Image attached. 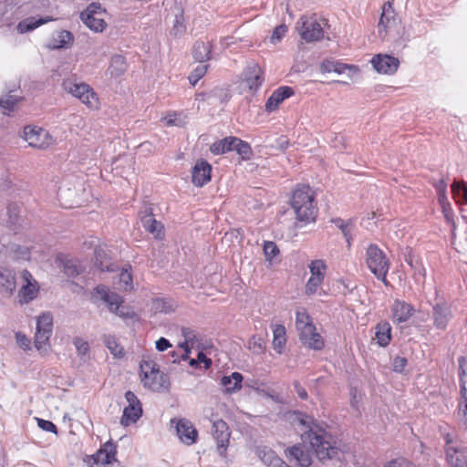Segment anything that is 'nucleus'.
Masks as SVG:
<instances>
[{
  "instance_id": "f257e3e1",
  "label": "nucleus",
  "mask_w": 467,
  "mask_h": 467,
  "mask_svg": "<svg viewBox=\"0 0 467 467\" xmlns=\"http://www.w3.org/2000/svg\"><path fill=\"white\" fill-rule=\"evenodd\" d=\"M297 420L303 427L302 441L309 442L319 461L340 459L341 451L336 441L313 417L300 413Z\"/></svg>"
},
{
  "instance_id": "f03ea898",
  "label": "nucleus",
  "mask_w": 467,
  "mask_h": 467,
  "mask_svg": "<svg viewBox=\"0 0 467 467\" xmlns=\"http://www.w3.org/2000/svg\"><path fill=\"white\" fill-rule=\"evenodd\" d=\"M378 35L382 41L390 42L395 47L403 48L410 40V35L400 23L392 4L384 3L378 24Z\"/></svg>"
},
{
  "instance_id": "7ed1b4c3",
  "label": "nucleus",
  "mask_w": 467,
  "mask_h": 467,
  "mask_svg": "<svg viewBox=\"0 0 467 467\" xmlns=\"http://www.w3.org/2000/svg\"><path fill=\"white\" fill-rule=\"evenodd\" d=\"M91 300L96 303L103 301L109 312L115 314L125 322L139 321V316L130 306L124 304V298L115 292H111L109 288L104 285H97L92 294Z\"/></svg>"
},
{
  "instance_id": "20e7f679",
  "label": "nucleus",
  "mask_w": 467,
  "mask_h": 467,
  "mask_svg": "<svg viewBox=\"0 0 467 467\" xmlns=\"http://www.w3.org/2000/svg\"><path fill=\"white\" fill-rule=\"evenodd\" d=\"M291 205L300 222H313L317 216L315 192L308 185L298 186L293 192Z\"/></svg>"
},
{
  "instance_id": "39448f33",
  "label": "nucleus",
  "mask_w": 467,
  "mask_h": 467,
  "mask_svg": "<svg viewBox=\"0 0 467 467\" xmlns=\"http://www.w3.org/2000/svg\"><path fill=\"white\" fill-rule=\"evenodd\" d=\"M140 377L142 385L153 391H160L168 386L165 375L151 359H142L140 362Z\"/></svg>"
},
{
  "instance_id": "423d86ee",
  "label": "nucleus",
  "mask_w": 467,
  "mask_h": 467,
  "mask_svg": "<svg viewBox=\"0 0 467 467\" xmlns=\"http://www.w3.org/2000/svg\"><path fill=\"white\" fill-rule=\"evenodd\" d=\"M366 255V262L368 269L379 280H381L385 285H387L386 275L389 268V263L383 251L377 245L370 244L367 249Z\"/></svg>"
},
{
  "instance_id": "0eeeda50",
  "label": "nucleus",
  "mask_w": 467,
  "mask_h": 467,
  "mask_svg": "<svg viewBox=\"0 0 467 467\" xmlns=\"http://www.w3.org/2000/svg\"><path fill=\"white\" fill-rule=\"evenodd\" d=\"M63 88L78 99L83 104L89 109H98L99 98L93 88L86 83L73 82L69 79L64 80Z\"/></svg>"
},
{
  "instance_id": "6e6552de",
  "label": "nucleus",
  "mask_w": 467,
  "mask_h": 467,
  "mask_svg": "<svg viewBox=\"0 0 467 467\" xmlns=\"http://www.w3.org/2000/svg\"><path fill=\"white\" fill-rule=\"evenodd\" d=\"M460 378V400L458 403L457 419L461 426L467 431V359L461 356L458 358Z\"/></svg>"
},
{
  "instance_id": "1a4fd4ad",
  "label": "nucleus",
  "mask_w": 467,
  "mask_h": 467,
  "mask_svg": "<svg viewBox=\"0 0 467 467\" xmlns=\"http://www.w3.org/2000/svg\"><path fill=\"white\" fill-rule=\"evenodd\" d=\"M53 329V317L49 313H44L36 319V332L35 335V347L37 350H46Z\"/></svg>"
},
{
  "instance_id": "9d476101",
  "label": "nucleus",
  "mask_w": 467,
  "mask_h": 467,
  "mask_svg": "<svg viewBox=\"0 0 467 467\" xmlns=\"http://www.w3.org/2000/svg\"><path fill=\"white\" fill-rule=\"evenodd\" d=\"M22 138L28 143L27 146H51L56 142L47 130L36 125H26Z\"/></svg>"
},
{
  "instance_id": "9b49d317",
  "label": "nucleus",
  "mask_w": 467,
  "mask_h": 467,
  "mask_svg": "<svg viewBox=\"0 0 467 467\" xmlns=\"http://www.w3.org/2000/svg\"><path fill=\"white\" fill-rule=\"evenodd\" d=\"M300 36L306 42L320 41L324 37L321 24L316 19L302 16L296 23Z\"/></svg>"
},
{
  "instance_id": "f8f14e48",
  "label": "nucleus",
  "mask_w": 467,
  "mask_h": 467,
  "mask_svg": "<svg viewBox=\"0 0 467 467\" xmlns=\"http://www.w3.org/2000/svg\"><path fill=\"white\" fill-rule=\"evenodd\" d=\"M446 458L452 467H467V448L458 442H453L450 434L445 437Z\"/></svg>"
},
{
  "instance_id": "ddd939ff",
  "label": "nucleus",
  "mask_w": 467,
  "mask_h": 467,
  "mask_svg": "<svg viewBox=\"0 0 467 467\" xmlns=\"http://www.w3.org/2000/svg\"><path fill=\"white\" fill-rule=\"evenodd\" d=\"M125 399L129 405L123 410L120 424L127 427L131 423H135L141 417L142 409L140 400L132 391H127Z\"/></svg>"
},
{
  "instance_id": "4468645a",
  "label": "nucleus",
  "mask_w": 467,
  "mask_h": 467,
  "mask_svg": "<svg viewBox=\"0 0 467 467\" xmlns=\"http://www.w3.org/2000/svg\"><path fill=\"white\" fill-rule=\"evenodd\" d=\"M453 315L451 305L440 300L432 305L431 319L433 326L440 330H445Z\"/></svg>"
},
{
  "instance_id": "2eb2a0df",
  "label": "nucleus",
  "mask_w": 467,
  "mask_h": 467,
  "mask_svg": "<svg viewBox=\"0 0 467 467\" xmlns=\"http://www.w3.org/2000/svg\"><path fill=\"white\" fill-rule=\"evenodd\" d=\"M370 63L378 73L384 75H393L400 67L399 58L388 54L373 56Z\"/></svg>"
},
{
  "instance_id": "dca6fc26",
  "label": "nucleus",
  "mask_w": 467,
  "mask_h": 467,
  "mask_svg": "<svg viewBox=\"0 0 467 467\" xmlns=\"http://www.w3.org/2000/svg\"><path fill=\"white\" fill-rule=\"evenodd\" d=\"M171 424L175 425L176 433L180 441L186 444L192 445L196 442L198 432L192 423L187 419H171Z\"/></svg>"
},
{
  "instance_id": "f3484780",
  "label": "nucleus",
  "mask_w": 467,
  "mask_h": 467,
  "mask_svg": "<svg viewBox=\"0 0 467 467\" xmlns=\"http://www.w3.org/2000/svg\"><path fill=\"white\" fill-rule=\"evenodd\" d=\"M192 182L196 187H202L212 179V165L203 159H198L192 168Z\"/></svg>"
},
{
  "instance_id": "a211bd4d",
  "label": "nucleus",
  "mask_w": 467,
  "mask_h": 467,
  "mask_svg": "<svg viewBox=\"0 0 467 467\" xmlns=\"http://www.w3.org/2000/svg\"><path fill=\"white\" fill-rule=\"evenodd\" d=\"M21 276L26 284L19 290L18 297L21 304H26L37 296L39 287L29 271L24 270Z\"/></svg>"
},
{
  "instance_id": "6ab92c4d",
  "label": "nucleus",
  "mask_w": 467,
  "mask_h": 467,
  "mask_svg": "<svg viewBox=\"0 0 467 467\" xmlns=\"http://www.w3.org/2000/svg\"><path fill=\"white\" fill-rule=\"evenodd\" d=\"M213 435L217 442V452L223 458L226 456L227 447L229 445L230 431L226 422L218 420L213 423Z\"/></svg>"
},
{
  "instance_id": "aec40b11",
  "label": "nucleus",
  "mask_w": 467,
  "mask_h": 467,
  "mask_svg": "<svg viewBox=\"0 0 467 467\" xmlns=\"http://www.w3.org/2000/svg\"><path fill=\"white\" fill-rule=\"evenodd\" d=\"M99 9V4H91L86 11L80 15L83 23L94 32H102L106 26V23L102 17L99 16L95 9Z\"/></svg>"
},
{
  "instance_id": "412c9836",
  "label": "nucleus",
  "mask_w": 467,
  "mask_h": 467,
  "mask_svg": "<svg viewBox=\"0 0 467 467\" xmlns=\"http://www.w3.org/2000/svg\"><path fill=\"white\" fill-rule=\"evenodd\" d=\"M244 81L252 93L257 92L265 81L263 71L258 64L248 65L244 72Z\"/></svg>"
},
{
  "instance_id": "4be33fe9",
  "label": "nucleus",
  "mask_w": 467,
  "mask_h": 467,
  "mask_svg": "<svg viewBox=\"0 0 467 467\" xmlns=\"http://www.w3.org/2000/svg\"><path fill=\"white\" fill-rule=\"evenodd\" d=\"M74 40V36L70 31L58 30L52 34L46 47L50 50L67 49L73 46Z\"/></svg>"
},
{
  "instance_id": "5701e85b",
  "label": "nucleus",
  "mask_w": 467,
  "mask_h": 467,
  "mask_svg": "<svg viewBox=\"0 0 467 467\" xmlns=\"http://www.w3.org/2000/svg\"><path fill=\"white\" fill-rule=\"evenodd\" d=\"M391 318L394 323L401 324L407 322L414 314V307L403 301L396 299L391 307Z\"/></svg>"
},
{
  "instance_id": "b1692460",
  "label": "nucleus",
  "mask_w": 467,
  "mask_h": 467,
  "mask_svg": "<svg viewBox=\"0 0 467 467\" xmlns=\"http://www.w3.org/2000/svg\"><path fill=\"white\" fill-rule=\"evenodd\" d=\"M294 89L288 86H282L276 88L265 102V110L273 112L276 110L280 104L285 99L294 95Z\"/></svg>"
},
{
  "instance_id": "393cba45",
  "label": "nucleus",
  "mask_w": 467,
  "mask_h": 467,
  "mask_svg": "<svg viewBox=\"0 0 467 467\" xmlns=\"http://www.w3.org/2000/svg\"><path fill=\"white\" fill-rule=\"evenodd\" d=\"M93 460L96 463L102 465L110 464L117 461L116 445L111 441H107L94 455Z\"/></svg>"
},
{
  "instance_id": "a878e982",
  "label": "nucleus",
  "mask_w": 467,
  "mask_h": 467,
  "mask_svg": "<svg viewBox=\"0 0 467 467\" xmlns=\"http://www.w3.org/2000/svg\"><path fill=\"white\" fill-rule=\"evenodd\" d=\"M290 461H295L299 467H308L312 463L311 455L305 451L300 445L288 448L285 451Z\"/></svg>"
},
{
  "instance_id": "bb28decb",
  "label": "nucleus",
  "mask_w": 467,
  "mask_h": 467,
  "mask_svg": "<svg viewBox=\"0 0 467 467\" xmlns=\"http://www.w3.org/2000/svg\"><path fill=\"white\" fill-rule=\"evenodd\" d=\"M256 453L268 467H283L285 464V462L268 447H257Z\"/></svg>"
},
{
  "instance_id": "cd10ccee",
  "label": "nucleus",
  "mask_w": 467,
  "mask_h": 467,
  "mask_svg": "<svg viewBox=\"0 0 467 467\" xmlns=\"http://www.w3.org/2000/svg\"><path fill=\"white\" fill-rule=\"evenodd\" d=\"M213 44L210 41L198 40L192 48L193 58L201 63L206 62L213 58L212 56Z\"/></svg>"
},
{
  "instance_id": "c85d7f7f",
  "label": "nucleus",
  "mask_w": 467,
  "mask_h": 467,
  "mask_svg": "<svg viewBox=\"0 0 467 467\" xmlns=\"http://www.w3.org/2000/svg\"><path fill=\"white\" fill-rule=\"evenodd\" d=\"M50 21H53V18L51 16L39 17V18L30 16V17L21 20L17 24L16 29H17L18 33L25 34L27 32H31V31L36 29L37 27L41 26L42 25H45Z\"/></svg>"
},
{
  "instance_id": "c756f323",
  "label": "nucleus",
  "mask_w": 467,
  "mask_h": 467,
  "mask_svg": "<svg viewBox=\"0 0 467 467\" xmlns=\"http://www.w3.org/2000/svg\"><path fill=\"white\" fill-rule=\"evenodd\" d=\"M299 339L303 345L314 350H321L325 346L324 340L321 335L317 332L315 326L309 333L300 335Z\"/></svg>"
},
{
  "instance_id": "7c9ffc66",
  "label": "nucleus",
  "mask_w": 467,
  "mask_h": 467,
  "mask_svg": "<svg viewBox=\"0 0 467 467\" xmlns=\"http://www.w3.org/2000/svg\"><path fill=\"white\" fill-rule=\"evenodd\" d=\"M320 69L322 72H335L337 74H343L346 70H349L350 72L356 73L358 71V67L354 65H348L345 63H341L338 61H334L330 59H325L320 66Z\"/></svg>"
},
{
  "instance_id": "2f4dec72",
  "label": "nucleus",
  "mask_w": 467,
  "mask_h": 467,
  "mask_svg": "<svg viewBox=\"0 0 467 467\" xmlns=\"http://www.w3.org/2000/svg\"><path fill=\"white\" fill-rule=\"evenodd\" d=\"M127 69L128 64L126 58L121 55H114L110 58L107 73H109L111 78H117L122 76Z\"/></svg>"
},
{
  "instance_id": "473e14b6",
  "label": "nucleus",
  "mask_w": 467,
  "mask_h": 467,
  "mask_svg": "<svg viewBox=\"0 0 467 467\" xmlns=\"http://www.w3.org/2000/svg\"><path fill=\"white\" fill-rule=\"evenodd\" d=\"M141 223L145 231L154 235L155 238L161 239L163 236V225L161 222L153 218L151 213L145 214L141 217Z\"/></svg>"
},
{
  "instance_id": "72a5a7b5",
  "label": "nucleus",
  "mask_w": 467,
  "mask_h": 467,
  "mask_svg": "<svg viewBox=\"0 0 467 467\" xmlns=\"http://www.w3.org/2000/svg\"><path fill=\"white\" fill-rule=\"evenodd\" d=\"M314 326L305 308L297 309L296 313V327L298 331V335L309 333Z\"/></svg>"
},
{
  "instance_id": "f704fd0d",
  "label": "nucleus",
  "mask_w": 467,
  "mask_h": 467,
  "mask_svg": "<svg viewBox=\"0 0 467 467\" xmlns=\"http://www.w3.org/2000/svg\"><path fill=\"white\" fill-rule=\"evenodd\" d=\"M243 376L239 372H233L230 376H223L221 379L222 386L228 393H234L241 389Z\"/></svg>"
},
{
  "instance_id": "c9c22d12",
  "label": "nucleus",
  "mask_w": 467,
  "mask_h": 467,
  "mask_svg": "<svg viewBox=\"0 0 467 467\" xmlns=\"http://www.w3.org/2000/svg\"><path fill=\"white\" fill-rule=\"evenodd\" d=\"M182 334L184 337V341L180 344V347L183 348L185 352L182 358L186 359L188 358L191 348H194V346L198 343V338L195 331L188 327H183L182 329Z\"/></svg>"
},
{
  "instance_id": "e433bc0d",
  "label": "nucleus",
  "mask_w": 467,
  "mask_h": 467,
  "mask_svg": "<svg viewBox=\"0 0 467 467\" xmlns=\"http://www.w3.org/2000/svg\"><path fill=\"white\" fill-rule=\"evenodd\" d=\"M177 304L171 298H155L151 308L155 313L170 314L175 311Z\"/></svg>"
},
{
  "instance_id": "4c0bfd02",
  "label": "nucleus",
  "mask_w": 467,
  "mask_h": 467,
  "mask_svg": "<svg viewBox=\"0 0 467 467\" xmlns=\"http://www.w3.org/2000/svg\"><path fill=\"white\" fill-rule=\"evenodd\" d=\"M376 338L380 347H387L391 340V327L389 322H380L376 326Z\"/></svg>"
},
{
  "instance_id": "58836bf2",
  "label": "nucleus",
  "mask_w": 467,
  "mask_h": 467,
  "mask_svg": "<svg viewBox=\"0 0 467 467\" xmlns=\"http://www.w3.org/2000/svg\"><path fill=\"white\" fill-rule=\"evenodd\" d=\"M273 348L278 353H283L286 344V330L283 325H275L273 329Z\"/></svg>"
},
{
  "instance_id": "ea45409f",
  "label": "nucleus",
  "mask_w": 467,
  "mask_h": 467,
  "mask_svg": "<svg viewBox=\"0 0 467 467\" xmlns=\"http://www.w3.org/2000/svg\"><path fill=\"white\" fill-rule=\"evenodd\" d=\"M102 341L110 353L117 358H123L124 348L119 345L115 336L108 334L102 337Z\"/></svg>"
},
{
  "instance_id": "a19ab883",
  "label": "nucleus",
  "mask_w": 467,
  "mask_h": 467,
  "mask_svg": "<svg viewBox=\"0 0 467 467\" xmlns=\"http://www.w3.org/2000/svg\"><path fill=\"white\" fill-rule=\"evenodd\" d=\"M161 122L167 127H184L187 124V116L183 112H170L161 119Z\"/></svg>"
},
{
  "instance_id": "79ce46f5",
  "label": "nucleus",
  "mask_w": 467,
  "mask_h": 467,
  "mask_svg": "<svg viewBox=\"0 0 467 467\" xmlns=\"http://www.w3.org/2000/svg\"><path fill=\"white\" fill-rule=\"evenodd\" d=\"M451 193L457 202L467 204V183L454 181L451 184Z\"/></svg>"
},
{
  "instance_id": "37998d69",
  "label": "nucleus",
  "mask_w": 467,
  "mask_h": 467,
  "mask_svg": "<svg viewBox=\"0 0 467 467\" xmlns=\"http://www.w3.org/2000/svg\"><path fill=\"white\" fill-rule=\"evenodd\" d=\"M308 268L311 274L310 276L324 280L327 270V265L323 260L317 259L311 261V263L308 265Z\"/></svg>"
},
{
  "instance_id": "c03bdc74",
  "label": "nucleus",
  "mask_w": 467,
  "mask_h": 467,
  "mask_svg": "<svg viewBox=\"0 0 467 467\" xmlns=\"http://www.w3.org/2000/svg\"><path fill=\"white\" fill-rule=\"evenodd\" d=\"M211 146H249V143L240 138L228 136L223 139H213Z\"/></svg>"
},
{
  "instance_id": "a18cd8bd",
  "label": "nucleus",
  "mask_w": 467,
  "mask_h": 467,
  "mask_svg": "<svg viewBox=\"0 0 467 467\" xmlns=\"http://www.w3.org/2000/svg\"><path fill=\"white\" fill-rule=\"evenodd\" d=\"M235 150L243 160H248L252 155V148H211L214 155L225 154Z\"/></svg>"
},
{
  "instance_id": "49530a36",
  "label": "nucleus",
  "mask_w": 467,
  "mask_h": 467,
  "mask_svg": "<svg viewBox=\"0 0 467 467\" xmlns=\"http://www.w3.org/2000/svg\"><path fill=\"white\" fill-rule=\"evenodd\" d=\"M63 271L67 276L76 277L81 273L82 269L76 260L67 258L63 261Z\"/></svg>"
},
{
  "instance_id": "de8ad7c7",
  "label": "nucleus",
  "mask_w": 467,
  "mask_h": 467,
  "mask_svg": "<svg viewBox=\"0 0 467 467\" xmlns=\"http://www.w3.org/2000/svg\"><path fill=\"white\" fill-rule=\"evenodd\" d=\"M186 31V26L184 23V16L183 13L181 12L180 14L175 15V18L173 21L172 28L171 29V34L175 36L179 37L182 36Z\"/></svg>"
},
{
  "instance_id": "09e8293b",
  "label": "nucleus",
  "mask_w": 467,
  "mask_h": 467,
  "mask_svg": "<svg viewBox=\"0 0 467 467\" xmlns=\"http://www.w3.org/2000/svg\"><path fill=\"white\" fill-rule=\"evenodd\" d=\"M331 222L341 230L344 237L346 238L347 243L348 245H350V240H351V225L352 221L344 222L341 218H335L332 219Z\"/></svg>"
},
{
  "instance_id": "8fccbe9b",
  "label": "nucleus",
  "mask_w": 467,
  "mask_h": 467,
  "mask_svg": "<svg viewBox=\"0 0 467 467\" xmlns=\"http://www.w3.org/2000/svg\"><path fill=\"white\" fill-rule=\"evenodd\" d=\"M95 258H96L97 265H98L99 268L100 269V271L110 272V271L114 270L113 265L107 264L104 262V259L107 258V254L102 248H97L95 250Z\"/></svg>"
},
{
  "instance_id": "3c124183",
  "label": "nucleus",
  "mask_w": 467,
  "mask_h": 467,
  "mask_svg": "<svg viewBox=\"0 0 467 467\" xmlns=\"http://www.w3.org/2000/svg\"><path fill=\"white\" fill-rule=\"evenodd\" d=\"M248 348L255 355H261L265 351L264 340L261 337L252 336L248 341Z\"/></svg>"
},
{
  "instance_id": "603ef678",
  "label": "nucleus",
  "mask_w": 467,
  "mask_h": 467,
  "mask_svg": "<svg viewBox=\"0 0 467 467\" xmlns=\"http://www.w3.org/2000/svg\"><path fill=\"white\" fill-rule=\"evenodd\" d=\"M209 66L205 64L198 65L192 72L189 75L188 79L189 82L195 86L197 82L206 74Z\"/></svg>"
},
{
  "instance_id": "864d4df0",
  "label": "nucleus",
  "mask_w": 467,
  "mask_h": 467,
  "mask_svg": "<svg viewBox=\"0 0 467 467\" xmlns=\"http://www.w3.org/2000/svg\"><path fill=\"white\" fill-rule=\"evenodd\" d=\"M120 287L125 290L132 289V276L131 273L128 268H123L119 275Z\"/></svg>"
},
{
  "instance_id": "5fc2aeb1",
  "label": "nucleus",
  "mask_w": 467,
  "mask_h": 467,
  "mask_svg": "<svg viewBox=\"0 0 467 467\" xmlns=\"http://www.w3.org/2000/svg\"><path fill=\"white\" fill-rule=\"evenodd\" d=\"M323 279L310 276L305 286V293L307 296H313L317 293L318 287L323 284Z\"/></svg>"
},
{
  "instance_id": "6e6d98bb",
  "label": "nucleus",
  "mask_w": 467,
  "mask_h": 467,
  "mask_svg": "<svg viewBox=\"0 0 467 467\" xmlns=\"http://www.w3.org/2000/svg\"><path fill=\"white\" fill-rule=\"evenodd\" d=\"M17 99L10 94L5 95V97L0 99V108L3 109V113L6 114V111H11L14 109V107Z\"/></svg>"
},
{
  "instance_id": "4d7b16f0",
  "label": "nucleus",
  "mask_w": 467,
  "mask_h": 467,
  "mask_svg": "<svg viewBox=\"0 0 467 467\" xmlns=\"http://www.w3.org/2000/svg\"><path fill=\"white\" fill-rule=\"evenodd\" d=\"M434 187H435V190H436V192L438 195L439 202H444L445 200H448V198H447L448 184L443 179H441L437 182H435Z\"/></svg>"
},
{
  "instance_id": "13d9d810",
  "label": "nucleus",
  "mask_w": 467,
  "mask_h": 467,
  "mask_svg": "<svg viewBox=\"0 0 467 467\" xmlns=\"http://www.w3.org/2000/svg\"><path fill=\"white\" fill-rule=\"evenodd\" d=\"M264 253L266 260L271 261L275 255L279 254V249L274 242L266 241L264 244Z\"/></svg>"
},
{
  "instance_id": "bf43d9fd",
  "label": "nucleus",
  "mask_w": 467,
  "mask_h": 467,
  "mask_svg": "<svg viewBox=\"0 0 467 467\" xmlns=\"http://www.w3.org/2000/svg\"><path fill=\"white\" fill-rule=\"evenodd\" d=\"M73 344L76 347L77 351L79 355L84 356L89 351L88 343L81 337H75L73 339Z\"/></svg>"
},
{
  "instance_id": "052dcab7",
  "label": "nucleus",
  "mask_w": 467,
  "mask_h": 467,
  "mask_svg": "<svg viewBox=\"0 0 467 467\" xmlns=\"http://www.w3.org/2000/svg\"><path fill=\"white\" fill-rule=\"evenodd\" d=\"M287 32V26L285 25H280L275 28L271 36V42L275 44L285 36Z\"/></svg>"
},
{
  "instance_id": "680f3d73",
  "label": "nucleus",
  "mask_w": 467,
  "mask_h": 467,
  "mask_svg": "<svg viewBox=\"0 0 467 467\" xmlns=\"http://www.w3.org/2000/svg\"><path fill=\"white\" fill-rule=\"evenodd\" d=\"M0 284L5 287V291L10 294L16 289L15 277L11 274H5V277Z\"/></svg>"
},
{
  "instance_id": "e2e57ef3",
  "label": "nucleus",
  "mask_w": 467,
  "mask_h": 467,
  "mask_svg": "<svg viewBox=\"0 0 467 467\" xmlns=\"http://www.w3.org/2000/svg\"><path fill=\"white\" fill-rule=\"evenodd\" d=\"M37 420V426L42 429L45 431L52 432L57 434V426L50 420H43V419H36Z\"/></svg>"
},
{
  "instance_id": "0e129e2a",
  "label": "nucleus",
  "mask_w": 467,
  "mask_h": 467,
  "mask_svg": "<svg viewBox=\"0 0 467 467\" xmlns=\"http://www.w3.org/2000/svg\"><path fill=\"white\" fill-rule=\"evenodd\" d=\"M385 467H415L405 458H397L387 462Z\"/></svg>"
},
{
  "instance_id": "69168bd1",
  "label": "nucleus",
  "mask_w": 467,
  "mask_h": 467,
  "mask_svg": "<svg viewBox=\"0 0 467 467\" xmlns=\"http://www.w3.org/2000/svg\"><path fill=\"white\" fill-rule=\"evenodd\" d=\"M442 208V213L444 214V217L448 223L453 222V212L451 207V203L448 202V200H445L444 202H440Z\"/></svg>"
},
{
  "instance_id": "338daca9",
  "label": "nucleus",
  "mask_w": 467,
  "mask_h": 467,
  "mask_svg": "<svg viewBox=\"0 0 467 467\" xmlns=\"http://www.w3.org/2000/svg\"><path fill=\"white\" fill-rule=\"evenodd\" d=\"M16 343L25 350L30 348V340L29 338L21 332L16 333Z\"/></svg>"
},
{
  "instance_id": "774afa93",
  "label": "nucleus",
  "mask_w": 467,
  "mask_h": 467,
  "mask_svg": "<svg viewBox=\"0 0 467 467\" xmlns=\"http://www.w3.org/2000/svg\"><path fill=\"white\" fill-rule=\"evenodd\" d=\"M407 365V359L403 357H396L392 362V368L395 372H402Z\"/></svg>"
}]
</instances>
